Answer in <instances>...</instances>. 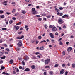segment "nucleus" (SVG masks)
<instances>
[{
  "mask_svg": "<svg viewBox=\"0 0 75 75\" xmlns=\"http://www.w3.org/2000/svg\"><path fill=\"white\" fill-rule=\"evenodd\" d=\"M72 68H75V64H72Z\"/></svg>",
  "mask_w": 75,
  "mask_h": 75,
  "instance_id": "obj_30",
  "label": "nucleus"
},
{
  "mask_svg": "<svg viewBox=\"0 0 75 75\" xmlns=\"http://www.w3.org/2000/svg\"><path fill=\"white\" fill-rule=\"evenodd\" d=\"M13 20H12L9 21V24H12V23H13Z\"/></svg>",
  "mask_w": 75,
  "mask_h": 75,
  "instance_id": "obj_23",
  "label": "nucleus"
},
{
  "mask_svg": "<svg viewBox=\"0 0 75 75\" xmlns=\"http://www.w3.org/2000/svg\"><path fill=\"white\" fill-rule=\"evenodd\" d=\"M35 17H40V15H37L35 16Z\"/></svg>",
  "mask_w": 75,
  "mask_h": 75,
  "instance_id": "obj_44",
  "label": "nucleus"
},
{
  "mask_svg": "<svg viewBox=\"0 0 75 75\" xmlns=\"http://www.w3.org/2000/svg\"><path fill=\"white\" fill-rule=\"evenodd\" d=\"M63 55H65V51H63Z\"/></svg>",
  "mask_w": 75,
  "mask_h": 75,
  "instance_id": "obj_39",
  "label": "nucleus"
},
{
  "mask_svg": "<svg viewBox=\"0 0 75 75\" xmlns=\"http://www.w3.org/2000/svg\"><path fill=\"white\" fill-rule=\"evenodd\" d=\"M16 11V10H15V9H13V11H12V13H14L15 12V11Z\"/></svg>",
  "mask_w": 75,
  "mask_h": 75,
  "instance_id": "obj_29",
  "label": "nucleus"
},
{
  "mask_svg": "<svg viewBox=\"0 0 75 75\" xmlns=\"http://www.w3.org/2000/svg\"><path fill=\"white\" fill-rule=\"evenodd\" d=\"M34 40H32V43H34Z\"/></svg>",
  "mask_w": 75,
  "mask_h": 75,
  "instance_id": "obj_62",
  "label": "nucleus"
},
{
  "mask_svg": "<svg viewBox=\"0 0 75 75\" xmlns=\"http://www.w3.org/2000/svg\"><path fill=\"white\" fill-rule=\"evenodd\" d=\"M28 59H29V57L28 56H26L24 60L27 61V60H28Z\"/></svg>",
  "mask_w": 75,
  "mask_h": 75,
  "instance_id": "obj_12",
  "label": "nucleus"
},
{
  "mask_svg": "<svg viewBox=\"0 0 75 75\" xmlns=\"http://www.w3.org/2000/svg\"><path fill=\"white\" fill-rule=\"evenodd\" d=\"M45 28H46V29L47 28V27H48V26H47V25H45Z\"/></svg>",
  "mask_w": 75,
  "mask_h": 75,
  "instance_id": "obj_33",
  "label": "nucleus"
},
{
  "mask_svg": "<svg viewBox=\"0 0 75 75\" xmlns=\"http://www.w3.org/2000/svg\"><path fill=\"white\" fill-rule=\"evenodd\" d=\"M18 41H19V42H21L22 43V41H21V40H19Z\"/></svg>",
  "mask_w": 75,
  "mask_h": 75,
  "instance_id": "obj_60",
  "label": "nucleus"
},
{
  "mask_svg": "<svg viewBox=\"0 0 75 75\" xmlns=\"http://www.w3.org/2000/svg\"><path fill=\"white\" fill-rule=\"evenodd\" d=\"M41 38H42V37H41V36H39L38 37V38H39V39H40H40H41Z\"/></svg>",
  "mask_w": 75,
  "mask_h": 75,
  "instance_id": "obj_40",
  "label": "nucleus"
},
{
  "mask_svg": "<svg viewBox=\"0 0 75 75\" xmlns=\"http://www.w3.org/2000/svg\"><path fill=\"white\" fill-rule=\"evenodd\" d=\"M42 16H46V14H42Z\"/></svg>",
  "mask_w": 75,
  "mask_h": 75,
  "instance_id": "obj_52",
  "label": "nucleus"
},
{
  "mask_svg": "<svg viewBox=\"0 0 75 75\" xmlns=\"http://www.w3.org/2000/svg\"><path fill=\"white\" fill-rule=\"evenodd\" d=\"M30 71V69L28 68H26L24 70L25 72H29Z\"/></svg>",
  "mask_w": 75,
  "mask_h": 75,
  "instance_id": "obj_8",
  "label": "nucleus"
},
{
  "mask_svg": "<svg viewBox=\"0 0 75 75\" xmlns=\"http://www.w3.org/2000/svg\"><path fill=\"white\" fill-rule=\"evenodd\" d=\"M46 17H47V18H50V17H51V15L46 16Z\"/></svg>",
  "mask_w": 75,
  "mask_h": 75,
  "instance_id": "obj_41",
  "label": "nucleus"
},
{
  "mask_svg": "<svg viewBox=\"0 0 75 75\" xmlns=\"http://www.w3.org/2000/svg\"><path fill=\"white\" fill-rule=\"evenodd\" d=\"M59 9L60 10H63V8H62V7H59Z\"/></svg>",
  "mask_w": 75,
  "mask_h": 75,
  "instance_id": "obj_49",
  "label": "nucleus"
},
{
  "mask_svg": "<svg viewBox=\"0 0 75 75\" xmlns=\"http://www.w3.org/2000/svg\"><path fill=\"white\" fill-rule=\"evenodd\" d=\"M5 69V67L4 66H1V69L0 70H3Z\"/></svg>",
  "mask_w": 75,
  "mask_h": 75,
  "instance_id": "obj_14",
  "label": "nucleus"
},
{
  "mask_svg": "<svg viewBox=\"0 0 75 75\" xmlns=\"http://www.w3.org/2000/svg\"><path fill=\"white\" fill-rule=\"evenodd\" d=\"M17 45L19 47H21L23 45V44L21 42H18L17 43Z\"/></svg>",
  "mask_w": 75,
  "mask_h": 75,
  "instance_id": "obj_5",
  "label": "nucleus"
},
{
  "mask_svg": "<svg viewBox=\"0 0 75 75\" xmlns=\"http://www.w3.org/2000/svg\"><path fill=\"white\" fill-rule=\"evenodd\" d=\"M55 35H58V32L55 33Z\"/></svg>",
  "mask_w": 75,
  "mask_h": 75,
  "instance_id": "obj_37",
  "label": "nucleus"
},
{
  "mask_svg": "<svg viewBox=\"0 0 75 75\" xmlns=\"http://www.w3.org/2000/svg\"><path fill=\"white\" fill-rule=\"evenodd\" d=\"M38 21H41L42 20V18H38Z\"/></svg>",
  "mask_w": 75,
  "mask_h": 75,
  "instance_id": "obj_32",
  "label": "nucleus"
},
{
  "mask_svg": "<svg viewBox=\"0 0 75 75\" xmlns=\"http://www.w3.org/2000/svg\"><path fill=\"white\" fill-rule=\"evenodd\" d=\"M57 15H59V14H60V13L59 12H58L57 13Z\"/></svg>",
  "mask_w": 75,
  "mask_h": 75,
  "instance_id": "obj_64",
  "label": "nucleus"
},
{
  "mask_svg": "<svg viewBox=\"0 0 75 75\" xmlns=\"http://www.w3.org/2000/svg\"><path fill=\"white\" fill-rule=\"evenodd\" d=\"M59 65L58 64H56L54 65V67H58Z\"/></svg>",
  "mask_w": 75,
  "mask_h": 75,
  "instance_id": "obj_35",
  "label": "nucleus"
},
{
  "mask_svg": "<svg viewBox=\"0 0 75 75\" xmlns=\"http://www.w3.org/2000/svg\"><path fill=\"white\" fill-rule=\"evenodd\" d=\"M61 40H62V38H60V39H59V40H58V41H61Z\"/></svg>",
  "mask_w": 75,
  "mask_h": 75,
  "instance_id": "obj_61",
  "label": "nucleus"
},
{
  "mask_svg": "<svg viewBox=\"0 0 75 75\" xmlns=\"http://www.w3.org/2000/svg\"><path fill=\"white\" fill-rule=\"evenodd\" d=\"M19 69H22V67L21 66H20L19 67Z\"/></svg>",
  "mask_w": 75,
  "mask_h": 75,
  "instance_id": "obj_54",
  "label": "nucleus"
},
{
  "mask_svg": "<svg viewBox=\"0 0 75 75\" xmlns=\"http://www.w3.org/2000/svg\"><path fill=\"white\" fill-rule=\"evenodd\" d=\"M3 11L2 10H0V14H3Z\"/></svg>",
  "mask_w": 75,
  "mask_h": 75,
  "instance_id": "obj_31",
  "label": "nucleus"
},
{
  "mask_svg": "<svg viewBox=\"0 0 75 75\" xmlns=\"http://www.w3.org/2000/svg\"><path fill=\"white\" fill-rule=\"evenodd\" d=\"M21 24V22H19V23L16 24V25H20Z\"/></svg>",
  "mask_w": 75,
  "mask_h": 75,
  "instance_id": "obj_26",
  "label": "nucleus"
},
{
  "mask_svg": "<svg viewBox=\"0 0 75 75\" xmlns=\"http://www.w3.org/2000/svg\"><path fill=\"white\" fill-rule=\"evenodd\" d=\"M14 28H16V30H18L19 29V27H18V26L17 27L15 26L14 27Z\"/></svg>",
  "mask_w": 75,
  "mask_h": 75,
  "instance_id": "obj_13",
  "label": "nucleus"
},
{
  "mask_svg": "<svg viewBox=\"0 0 75 75\" xmlns=\"http://www.w3.org/2000/svg\"><path fill=\"white\" fill-rule=\"evenodd\" d=\"M55 11H57V12H59L60 11V10H59V9H57V8H55Z\"/></svg>",
  "mask_w": 75,
  "mask_h": 75,
  "instance_id": "obj_19",
  "label": "nucleus"
},
{
  "mask_svg": "<svg viewBox=\"0 0 75 75\" xmlns=\"http://www.w3.org/2000/svg\"><path fill=\"white\" fill-rule=\"evenodd\" d=\"M24 35H22L21 37L20 38V37L18 36L17 37V39H18V40H20V39H22L24 38Z\"/></svg>",
  "mask_w": 75,
  "mask_h": 75,
  "instance_id": "obj_9",
  "label": "nucleus"
},
{
  "mask_svg": "<svg viewBox=\"0 0 75 75\" xmlns=\"http://www.w3.org/2000/svg\"><path fill=\"white\" fill-rule=\"evenodd\" d=\"M17 49L18 50V51H20V48H17Z\"/></svg>",
  "mask_w": 75,
  "mask_h": 75,
  "instance_id": "obj_51",
  "label": "nucleus"
},
{
  "mask_svg": "<svg viewBox=\"0 0 75 75\" xmlns=\"http://www.w3.org/2000/svg\"><path fill=\"white\" fill-rule=\"evenodd\" d=\"M0 58L1 59H5L6 58V56H4L3 57H1Z\"/></svg>",
  "mask_w": 75,
  "mask_h": 75,
  "instance_id": "obj_17",
  "label": "nucleus"
},
{
  "mask_svg": "<svg viewBox=\"0 0 75 75\" xmlns=\"http://www.w3.org/2000/svg\"><path fill=\"white\" fill-rule=\"evenodd\" d=\"M13 60L11 59L10 60V61L9 62V63H11V64H12L13 63Z\"/></svg>",
  "mask_w": 75,
  "mask_h": 75,
  "instance_id": "obj_20",
  "label": "nucleus"
},
{
  "mask_svg": "<svg viewBox=\"0 0 75 75\" xmlns=\"http://www.w3.org/2000/svg\"><path fill=\"white\" fill-rule=\"evenodd\" d=\"M16 72H19V70H18V68L17 69Z\"/></svg>",
  "mask_w": 75,
  "mask_h": 75,
  "instance_id": "obj_46",
  "label": "nucleus"
},
{
  "mask_svg": "<svg viewBox=\"0 0 75 75\" xmlns=\"http://www.w3.org/2000/svg\"><path fill=\"white\" fill-rule=\"evenodd\" d=\"M49 62H50V59H47L45 60V64L46 65L48 64Z\"/></svg>",
  "mask_w": 75,
  "mask_h": 75,
  "instance_id": "obj_3",
  "label": "nucleus"
},
{
  "mask_svg": "<svg viewBox=\"0 0 75 75\" xmlns=\"http://www.w3.org/2000/svg\"><path fill=\"white\" fill-rule=\"evenodd\" d=\"M22 64H23V65L24 66L25 65V62L23 61L22 62Z\"/></svg>",
  "mask_w": 75,
  "mask_h": 75,
  "instance_id": "obj_25",
  "label": "nucleus"
},
{
  "mask_svg": "<svg viewBox=\"0 0 75 75\" xmlns=\"http://www.w3.org/2000/svg\"><path fill=\"white\" fill-rule=\"evenodd\" d=\"M26 13V12L24 10L22 11V14H25Z\"/></svg>",
  "mask_w": 75,
  "mask_h": 75,
  "instance_id": "obj_24",
  "label": "nucleus"
},
{
  "mask_svg": "<svg viewBox=\"0 0 75 75\" xmlns=\"http://www.w3.org/2000/svg\"><path fill=\"white\" fill-rule=\"evenodd\" d=\"M5 54H8V52H5Z\"/></svg>",
  "mask_w": 75,
  "mask_h": 75,
  "instance_id": "obj_50",
  "label": "nucleus"
},
{
  "mask_svg": "<svg viewBox=\"0 0 75 75\" xmlns=\"http://www.w3.org/2000/svg\"><path fill=\"white\" fill-rule=\"evenodd\" d=\"M5 75H10V74L8 73H6Z\"/></svg>",
  "mask_w": 75,
  "mask_h": 75,
  "instance_id": "obj_58",
  "label": "nucleus"
},
{
  "mask_svg": "<svg viewBox=\"0 0 75 75\" xmlns=\"http://www.w3.org/2000/svg\"><path fill=\"white\" fill-rule=\"evenodd\" d=\"M46 41L45 40H43L40 42V43H42L43 42H45Z\"/></svg>",
  "mask_w": 75,
  "mask_h": 75,
  "instance_id": "obj_34",
  "label": "nucleus"
},
{
  "mask_svg": "<svg viewBox=\"0 0 75 75\" xmlns=\"http://www.w3.org/2000/svg\"><path fill=\"white\" fill-rule=\"evenodd\" d=\"M44 75H47V73H46V72H45L44 73Z\"/></svg>",
  "mask_w": 75,
  "mask_h": 75,
  "instance_id": "obj_63",
  "label": "nucleus"
},
{
  "mask_svg": "<svg viewBox=\"0 0 75 75\" xmlns=\"http://www.w3.org/2000/svg\"><path fill=\"white\" fill-rule=\"evenodd\" d=\"M45 68H50V66H46L45 67Z\"/></svg>",
  "mask_w": 75,
  "mask_h": 75,
  "instance_id": "obj_42",
  "label": "nucleus"
},
{
  "mask_svg": "<svg viewBox=\"0 0 75 75\" xmlns=\"http://www.w3.org/2000/svg\"><path fill=\"white\" fill-rule=\"evenodd\" d=\"M49 35L52 38H54L53 34H52V33H49Z\"/></svg>",
  "mask_w": 75,
  "mask_h": 75,
  "instance_id": "obj_6",
  "label": "nucleus"
},
{
  "mask_svg": "<svg viewBox=\"0 0 75 75\" xmlns=\"http://www.w3.org/2000/svg\"><path fill=\"white\" fill-rule=\"evenodd\" d=\"M7 2H8L7 1H4V6H7Z\"/></svg>",
  "mask_w": 75,
  "mask_h": 75,
  "instance_id": "obj_16",
  "label": "nucleus"
},
{
  "mask_svg": "<svg viewBox=\"0 0 75 75\" xmlns=\"http://www.w3.org/2000/svg\"><path fill=\"white\" fill-rule=\"evenodd\" d=\"M64 72H65V70H64V69H62L61 71H60V74H63Z\"/></svg>",
  "mask_w": 75,
  "mask_h": 75,
  "instance_id": "obj_7",
  "label": "nucleus"
},
{
  "mask_svg": "<svg viewBox=\"0 0 75 75\" xmlns=\"http://www.w3.org/2000/svg\"><path fill=\"white\" fill-rule=\"evenodd\" d=\"M40 50H43L44 49V47L43 46H42L40 47Z\"/></svg>",
  "mask_w": 75,
  "mask_h": 75,
  "instance_id": "obj_21",
  "label": "nucleus"
},
{
  "mask_svg": "<svg viewBox=\"0 0 75 75\" xmlns=\"http://www.w3.org/2000/svg\"><path fill=\"white\" fill-rule=\"evenodd\" d=\"M4 15H1L0 16V17L1 18H4Z\"/></svg>",
  "mask_w": 75,
  "mask_h": 75,
  "instance_id": "obj_18",
  "label": "nucleus"
},
{
  "mask_svg": "<svg viewBox=\"0 0 75 75\" xmlns=\"http://www.w3.org/2000/svg\"><path fill=\"white\" fill-rule=\"evenodd\" d=\"M4 45L5 46V47H7V44H4Z\"/></svg>",
  "mask_w": 75,
  "mask_h": 75,
  "instance_id": "obj_53",
  "label": "nucleus"
},
{
  "mask_svg": "<svg viewBox=\"0 0 75 75\" xmlns=\"http://www.w3.org/2000/svg\"><path fill=\"white\" fill-rule=\"evenodd\" d=\"M59 44L61 45H63V44L62 43V42H61V41L59 42Z\"/></svg>",
  "mask_w": 75,
  "mask_h": 75,
  "instance_id": "obj_27",
  "label": "nucleus"
},
{
  "mask_svg": "<svg viewBox=\"0 0 75 75\" xmlns=\"http://www.w3.org/2000/svg\"><path fill=\"white\" fill-rule=\"evenodd\" d=\"M49 28H52V26L50 25V26H49Z\"/></svg>",
  "mask_w": 75,
  "mask_h": 75,
  "instance_id": "obj_45",
  "label": "nucleus"
},
{
  "mask_svg": "<svg viewBox=\"0 0 75 75\" xmlns=\"http://www.w3.org/2000/svg\"><path fill=\"white\" fill-rule=\"evenodd\" d=\"M72 50V48L71 47H69L67 49V51H68V52H69V51H71Z\"/></svg>",
  "mask_w": 75,
  "mask_h": 75,
  "instance_id": "obj_10",
  "label": "nucleus"
},
{
  "mask_svg": "<svg viewBox=\"0 0 75 75\" xmlns=\"http://www.w3.org/2000/svg\"><path fill=\"white\" fill-rule=\"evenodd\" d=\"M32 12H33L32 14H37V11L35 10V8H32Z\"/></svg>",
  "mask_w": 75,
  "mask_h": 75,
  "instance_id": "obj_2",
  "label": "nucleus"
},
{
  "mask_svg": "<svg viewBox=\"0 0 75 75\" xmlns=\"http://www.w3.org/2000/svg\"><path fill=\"white\" fill-rule=\"evenodd\" d=\"M43 20H44L45 21H46L47 20V19L45 18H43Z\"/></svg>",
  "mask_w": 75,
  "mask_h": 75,
  "instance_id": "obj_48",
  "label": "nucleus"
},
{
  "mask_svg": "<svg viewBox=\"0 0 75 75\" xmlns=\"http://www.w3.org/2000/svg\"><path fill=\"white\" fill-rule=\"evenodd\" d=\"M38 42H39V41H36V44H38Z\"/></svg>",
  "mask_w": 75,
  "mask_h": 75,
  "instance_id": "obj_55",
  "label": "nucleus"
},
{
  "mask_svg": "<svg viewBox=\"0 0 75 75\" xmlns=\"http://www.w3.org/2000/svg\"><path fill=\"white\" fill-rule=\"evenodd\" d=\"M63 15V13H60V15H59V16H62Z\"/></svg>",
  "mask_w": 75,
  "mask_h": 75,
  "instance_id": "obj_43",
  "label": "nucleus"
},
{
  "mask_svg": "<svg viewBox=\"0 0 75 75\" xmlns=\"http://www.w3.org/2000/svg\"><path fill=\"white\" fill-rule=\"evenodd\" d=\"M57 28L55 27V26H53L52 27V30L53 31H56L57 30Z\"/></svg>",
  "mask_w": 75,
  "mask_h": 75,
  "instance_id": "obj_4",
  "label": "nucleus"
},
{
  "mask_svg": "<svg viewBox=\"0 0 75 75\" xmlns=\"http://www.w3.org/2000/svg\"><path fill=\"white\" fill-rule=\"evenodd\" d=\"M2 30H7V28H2Z\"/></svg>",
  "mask_w": 75,
  "mask_h": 75,
  "instance_id": "obj_28",
  "label": "nucleus"
},
{
  "mask_svg": "<svg viewBox=\"0 0 75 75\" xmlns=\"http://www.w3.org/2000/svg\"><path fill=\"white\" fill-rule=\"evenodd\" d=\"M12 19L13 20H16V18L15 17H13V18H12Z\"/></svg>",
  "mask_w": 75,
  "mask_h": 75,
  "instance_id": "obj_56",
  "label": "nucleus"
},
{
  "mask_svg": "<svg viewBox=\"0 0 75 75\" xmlns=\"http://www.w3.org/2000/svg\"><path fill=\"white\" fill-rule=\"evenodd\" d=\"M58 22L59 24H63L64 23V21L61 18L59 19L58 20Z\"/></svg>",
  "mask_w": 75,
  "mask_h": 75,
  "instance_id": "obj_1",
  "label": "nucleus"
},
{
  "mask_svg": "<svg viewBox=\"0 0 75 75\" xmlns=\"http://www.w3.org/2000/svg\"><path fill=\"white\" fill-rule=\"evenodd\" d=\"M6 14H7V15H10V14H11V13L6 12Z\"/></svg>",
  "mask_w": 75,
  "mask_h": 75,
  "instance_id": "obj_36",
  "label": "nucleus"
},
{
  "mask_svg": "<svg viewBox=\"0 0 75 75\" xmlns=\"http://www.w3.org/2000/svg\"><path fill=\"white\" fill-rule=\"evenodd\" d=\"M31 68L33 69H35V66L34 65H33L31 66Z\"/></svg>",
  "mask_w": 75,
  "mask_h": 75,
  "instance_id": "obj_15",
  "label": "nucleus"
},
{
  "mask_svg": "<svg viewBox=\"0 0 75 75\" xmlns=\"http://www.w3.org/2000/svg\"><path fill=\"white\" fill-rule=\"evenodd\" d=\"M40 54V53L39 52H37L35 53L36 55H38V54Z\"/></svg>",
  "mask_w": 75,
  "mask_h": 75,
  "instance_id": "obj_38",
  "label": "nucleus"
},
{
  "mask_svg": "<svg viewBox=\"0 0 75 75\" xmlns=\"http://www.w3.org/2000/svg\"><path fill=\"white\" fill-rule=\"evenodd\" d=\"M3 55V53L2 52H0V57Z\"/></svg>",
  "mask_w": 75,
  "mask_h": 75,
  "instance_id": "obj_22",
  "label": "nucleus"
},
{
  "mask_svg": "<svg viewBox=\"0 0 75 75\" xmlns=\"http://www.w3.org/2000/svg\"><path fill=\"white\" fill-rule=\"evenodd\" d=\"M22 31H21L20 32H18V34H21L22 33Z\"/></svg>",
  "mask_w": 75,
  "mask_h": 75,
  "instance_id": "obj_47",
  "label": "nucleus"
},
{
  "mask_svg": "<svg viewBox=\"0 0 75 75\" xmlns=\"http://www.w3.org/2000/svg\"><path fill=\"white\" fill-rule=\"evenodd\" d=\"M28 27V26H27V25H25V28H27Z\"/></svg>",
  "mask_w": 75,
  "mask_h": 75,
  "instance_id": "obj_57",
  "label": "nucleus"
},
{
  "mask_svg": "<svg viewBox=\"0 0 75 75\" xmlns=\"http://www.w3.org/2000/svg\"><path fill=\"white\" fill-rule=\"evenodd\" d=\"M6 74V73L5 72H4V71L2 73V74Z\"/></svg>",
  "mask_w": 75,
  "mask_h": 75,
  "instance_id": "obj_59",
  "label": "nucleus"
},
{
  "mask_svg": "<svg viewBox=\"0 0 75 75\" xmlns=\"http://www.w3.org/2000/svg\"><path fill=\"white\" fill-rule=\"evenodd\" d=\"M65 17H66V18H68V15L65 14L62 16V18H65Z\"/></svg>",
  "mask_w": 75,
  "mask_h": 75,
  "instance_id": "obj_11",
  "label": "nucleus"
}]
</instances>
